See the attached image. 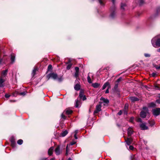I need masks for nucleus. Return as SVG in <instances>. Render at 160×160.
<instances>
[{
	"label": "nucleus",
	"instance_id": "nucleus-36",
	"mask_svg": "<svg viewBox=\"0 0 160 160\" xmlns=\"http://www.w3.org/2000/svg\"><path fill=\"white\" fill-rule=\"evenodd\" d=\"M26 92H22L20 93H19V94L20 95L24 96L25 95H26Z\"/></svg>",
	"mask_w": 160,
	"mask_h": 160
},
{
	"label": "nucleus",
	"instance_id": "nucleus-19",
	"mask_svg": "<svg viewBox=\"0 0 160 160\" xmlns=\"http://www.w3.org/2000/svg\"><path fill=\"white\" fill-rule=\"evenodd\" d=\"M130 99L132 102H134L136 101H138L139 100V99L135 97H131L130 98Z\"/></svg>",
	"mask_w": 160,
	"mask_h": 160
},
{
	"label": "nucleus",
	"instance_id": "nucleus-2",
	"mask_svg": "<svg viewBox=\"0 0 160 160\" xmlns=\"http://www.w3.org/2000/svg\"><path fill=\"white\" fill-rule=\"evenodd\" d=\"M143 110L142 111L140 114V116L142 118H145L147 115L148 114V109L146 107L143 108Z\"/></svg>",
	"mask_w": 160,
	"mask_h": 160
},
{
	"label": "nucleus",
	"instance_id": "nucleus-24",
	"mask_svg": "<svg viewBox=\"0 0 160 160\" xmlns=\"http://www.w3.org/2000/svg\"><path fill=\"white\" fill-rule=\"evenodd\" d=\"M89 73L88 75V78H87V80H88V83H92V81L91 78L89 75Z\"/></svg>",
	"mask_w": 160,
	"mask_h": 160
},
{
	"label": "nucleus",
	"instance_id": "nucleus-42",
	"mask_svg": "<svg viewBox=\"0 0 160 160\" xmlns=\"http://www.w3.org/2000/svg\"><path fill=\"white\" fill-rule=\"evenodd\" d=\"M76 72H79V68L78 67H75V68Z\"/></svg>",
	"mask_w": 160,
	"mask_h": 160
},
{
	"label": "nucleus",
	"instance_id": "nucleus-22",
	"mask_svg": "<svg viewBox=\"0 0 160 160\" xmlns=\"http://www.w3.org/2000/svg\"><path fill=\"white\" fill-rule=\"evenodd\" d=\"M100 4L102 6H104V5L105 0H98Z\"/></svg>",
	"mask_w": 160,
	"mask_h": 160
},
{
	"label": "nucleus",
	"instance_id": "nucleus-5",
	"mask_svg": "<svg viewBox=\"0 0 160 160\" xmlns=\"http://www.w3.org/2000/svg\"><path fill=\"white\" fill-rule=\"evenodd\" d=\"M100 104L97 105L96 106V108L95 110L94 111V114H95L96 113H98L99 112H100L101 111V104L102 102H99Z\"/></svg>",
	"mask_w": 160,
	"mask_h": 160
},
{
	"label": "nucleus",
	"instance_id": "nucleus-44",
	"mask_svg": "<svg viewBox=\"0 0 160 160\" xmlns=\"http://www.w3.org/2000/svg\"><path fill=\"white\" fill-rule=\"evenodd\" d=\"M79 72H76L75 74V76L77 78L78 76Z\"/></svg>",
	"mask_w": 160,
	"mask_h": 160
},
{
	"label": "nucleus",
	"instance_id": "nucleus-62",
	"mask_svg": "<svg viewBox=\"0 0 160 160\" xmlns=\"http://www.w3.org/2000/svg\"><path fill=\"white\" fill-rule=\"evenodd\" d=\"M2 59H0V64H1V63L2 62Z\"/></svg>",
	"mask_w": 160,
	"mask_h": 160
},
{
	"label": "nucleus",
	"instance_id": "nucleus-30",
	"mask_svg": "<svg viewBox=\"0 0 160 160\" xmlns=\"http://www.w3.org/2000/svg\"><path fill=\"white\" fill-rule=\"evenodd\" d=\"M149 123L151 126H153L155 124V122L153 121H149Z\"/></svg>",
	"mask_w": 160,
	"mask_h": 160
},
{
	"label": "nucleus",
	"instance_id": "nucleus-60",
	"mask_svg": "<svg viewBox=\"0 0 160 160\" xmlns=\"http://www.w3.org/2000/svg\"><path fill=\"white\" fill-rule=\"evenodd\" d=\"M157 51L158 52H160V48L157 50Z\"/></svg>",
	"mask_w": 160,
	"mask_h": 160
},
{
	"label": "nucleus",
	"instance_id": "nucleus-6",
	"mask_svg": "<svg viewBox=\"0 0 160 160\" xmlns=\"http://www.w3.org/2000/svg\"><path fill=\"white\" fill-rule=\"evenodd\" d=\"M152 112L154 115L157 116L159 115L160 113V108H156L153 109L152 110Z\"/></svg>",
	"mask_w": 160,
	"mask_h": 160
},
{
	"label": "nucleus",
	"instance_id": "nucleus-15",
	"mask_svg": "<svg viewBox=\"0 0 160 160\" xmlns=\"http://www.w3.org/2000/svg\"><path fill=\"white\" fill-rule=\"evenodd\" d=\"M68 132L67 130H66L64 131H62L60 135V137H64L66 136L68 133Z\"/></svg>",
	"mask_w": 160,
	"mask_h": 160
},
{
	"label": "nucleus",
	"instance_id": "nucleus-53",
	"mask_svg": "<svg viewBox=\"0 0 160 160\" xmlns=\"http://www.w3.org/2000/svg\"><path fill=\"white\" fill-rule=\"evenodd\" d=\"M76 143V142H71L70 144L69 145H74V144H75Z\"/></svg>",
	"mask_w": 160,
	"mask_h": 160
},
{
	"label": "nucleus",
	"instance_id": "nucleus-17",
	"mask_svg": "<svg viewBox=\"0 0 160 160\" xmlns=\"http://www.w3.org/2000/svg\"><path fill=\"white\" fill-rule=\"evenodd\" d=\"M100 100L102 101L103 102L106 104H108L109 102V101L108 99H105V98L102 97L100 98Z\"/></svg>",
	"mask_w": 160,
	"mask_h": 160
},
{
	"label": "nucleus",
	"instance_id": "nucleus-28",
	"mask_svg": "<svg viewBox=\"0 0 160 160\" xmlns=\"http://www.w3.org/2000/svg\"><path fill=\"white\" fill-rule=\"evenodd\" d=\"M23 142V141L22 139H19L17 141V143L19 145H21Z\"/></svg>",
	"mask_w": 160,
	"mask_h": 160
},
{
	"label": "nucleus",
	"instance_id": "nucleus-35",
	"mask_svg": "<svg viewBox=\"0 0 160 160\" xmlns=\"http://www.w3.org/2000/svg\"><path fill=\"white\" fill-rule=\"evenodd\" d=\"M126 6V5L125 4L121 3V8L122 9H124V7Z\"/></svg>",
	"mask_w": 160,
	"mask_h": 160
},
{
	"label": "nucleus",
	"instance_id": "nucleus-13",
	"mask_svg": "<svg viewBox=\"0 0 160 160\" xmlns=\"http://www.w3.org/2000/svg\"><path fill=\"white\" fill-rule=\"evenodd\" d=\"M5 81V78H2L0 77V87H3L4 86V82Z\"/></svg>",
	"mask_w": 160,
	"mask_h": 160
},
{
	"label": "nucleus",
	"instance_id": "nucleus-26",
	"mask_svg": "<svg viewBox=\"0 0 160 160\" xmlns=\"http://www.w3.org/2000/svg\"><path fill=\"white\" fill-rule=\"evenodd\" d=\"M68 145H67L66 147V152L65 153L66 155L67 156L68 155V152H69V150L68 148Z\"/></svg>",
	"mask_w": 160,
	"mask_h": 160
},
{
	"label": "nucleus",
	"instance_id": "nucleus-8",
	"mask_svg": "<svg viewBox=\"0 0 160 160\" xmlns=\"http://www.w3.org/2000/svg\"><path fill=\"white\" fill-rule=\"evenodd\" d=\"M79 97L83 101L86 99V96L84 94L83 92L82 91H80V92Z\"/></svg>",
	"mask_w": 160,
	"mask_h": 160
},
{
	"label": "nucleus",
	"instance_id": "nucleus-52",
	"mask_svg": "<svg viewBox=\"0 0 160 160\" xmlns=\"http://www.w3.org/2000/svg\"><path fill=\"white\" fill-rule=\"evenodd\" d=\"M157 12L158 13H160V8L157 9Z\"/></svg>",
	"mask_w": 160,
	"mask_h": 160
},
{
	"label": "nucleus",
	"instance_id": "nucleus-4",
	"mask_svg": "<svg viewBox=\"0 0 160 160\" xmlns=\"http://www.w3.org/2000/svg\"><path fill=\"white\" fill-rule=\"evenodd\" d=\"M47 77L48 79L52 78L54 79H56L57 78L58 75L57 74L52 72L48 74Z\"/></svg>",
	"mask_w": 160,
	"mask_h": 160
},
{
	"label": "nucleus",
	"instance_id": "nucleus-29",
	"mask_svg": "<svg viewBox=\"0 0 160 160\" xmlns=\"http://www.w3.org/2000/svg\"><path fill=\"white\" fill-rule=\"evenodd\" d=\"M79 101L78 100H77L76 101V102H75V106L76 107L78 108L79 107Z\"/></svg>",
	"mask_w": 160,
	"mask_h": 160
},
{
	"label": "nucleus",
	"instance_id": "nucleus-48",
	"mask_svg": "<svg viewBox=\"0 0 160 160\" xmlns=\"http://www.w3.org/2000/svg\"><path fill=\"white\" fill-rule=\"evenodd\" d=\"M156 73H153L151 75L153 77H155L156 75Z\"/></svg>",
	"mask_w": 160,
	"mask_h": 160
},
{
	"label": "nucleus",
	"instance_id": "nucleus-25",
	"mask_svg": "<svg viewBox=\"0 0 160 160\" xmlns=\"http://www.w3.org/2000/svg\"><path fill=\"white\" fill-rule=\"evenodd\" d=\"M99 84L97 83H93L92 84V86L94 88H97L99 86Z\"/></svg>",
	"mask_w": 160,
	"mask_h": 160
},
{
	"label": "nucleus",
	"instance_id": "nucleus-34",
	"mask_svg": "<svg viewBox=\"0 0 160 160\" xmlns=\"http://www.w3.org/2000/svg\"><path fill=\"white\" fill-rule=\"evenodd\" d=\"M52 69V66L51 65H49L48 66V71H49L51 70Z\"/></svg>",
	"mask_w": 160,
	"mask_h": 160
},
{
	"label": "nucleus",
	"instance_id": "nucleus-12",
	"mask_svg": "<svg viewBox=\"0 0 160 160\" xmlns=\"http://www.w3.org/2000/svg\"><path fill=\"white\" fill-rule=\"evenodd\" d=\"M125 141L127 145H130L131 144L132 142V140L131 138H127V139L125 140Z\"/></svg>",
	"mask_w": 160,
	"mask_h": 160
},
{
	"label": "nucleus",
	"instance_id": "nucleus-58",
	"mask_svg": "<svg viewBox=\"0 0 160 160\" xmlns=\"http://www.w3.org/2000/svg\"><path fill=\"white\" fill-rule=\"evenodd\" d=\"M71 62V61L70 60H69L68 62H66L65 63L66 64H69V63H70Z\"/></svg>",
	"mask_w": 160,
	"mask_h": 160
},
{
	"label": "nucleus",
	"instance_id": "nucleus-21",
	"mask_svg": "<svg viewBox=\"0 0 160 160\" xmlns=\"http://www.w3.org/2000/svg\"><path fill=\"white\" fill-rule=\"evenodd\" d=\"M74 88L76 90L78 91L80 88V85L79 84H77L74 87Z\"/></svg>",
	"mask_w": 160,
	"mask_h": 160
},
{
	"label": "nucleus",
	"instance_id": "nucleus-33",
	"mask_svg": "<svg viewBox=\"0 0 160 160\" xmlns=\"http://www.w3.org/2000/svg\"><path fill=\"white\" fill-rule=\"evenodd\" d=\"M72 66V64L70 63V64H69L67 66V69L68 70L69 69L71 68Z\"/></svg>",
	"mask_w": 160,
	"mask_h": 160
},
{
	"label": "nucleus",
	"instance_id": "nucleus-54",
	"mask_svg": "<svg viewBox=\"0 0 160 160\" xmlns=\"http://www.w3.org/2000/svg\"><path fill=\"white\" fill-rule=\"evenodd\" d=\"M156 102L158 103H160V99H158L156 101Z\"/></svg>",
	"mask_w": 160,
	"mask_h": 160
},
{
	"label": "nucleus",
	"instance_id": "nucleus-50",
	"mask_svg": "<svg viewBox=\"0 0 160 160\" xmlns=\"http://www.w3.org/2000/svg\"><path fill=\"white\" fill-rule=\"evenodd\" d=\"M58 81H59V82H61L62 81V77H61V78H57Z\"/></svg>",
	"mask_w": 160,
	"mask_h": 160
},
{
	"label": "nucleus",
	"instance_id": "nucleus-51",
	"mask_svg": "<svg viewBox=\"0 0 160 160\" xmlns=\"http://www.w3.org/2000/svg\"><path fill=\"white\" fill-rule=\"evenodd\" d=\"M137 121L138 122H141L142 119L140 118H139L137 119Z\"/></svg>",
	"mask_w": 160,
	"mask_h": 160
},
{
	"label": "nucleus",
	"instance_id": "nucleus-32",
	"mask_svg": "<svg viewBox=\"0 0 160 160\" xmlns=\"http://www.w3.org/2000/svg\"><path fill=\"white\" fill-rule=\"evenodd\" d=\"M16 144L15 142H12L11 143V146L13 148L15 147H16Z\"/></svg>",
	"mask_w": 160,
	"mask_h": 160
},
{
	"label": "nucleus",
	"instance_id": "nucleus-9",
	"mask_svg": "<svg viewBox=\"0 0 160 160\" xmlns=\"http://www.w3.org/2000/svg\"><path fill=\"white\" fill-rule=\"evenodd\" d=\"M8 69L3 70L2 71L1 78H5V77L6 76L8 72Z\"/></svg>",
	"mask_w": 160,
	"mask_h": 160
},
{
	"label": "nucleus",
	"instance_id": "nucleus-45",
	"mask_svg": "<svg viewBox=\"0 0 160 160\" xmlns=\"http://www.w3.org/2000/svg\"><path fill=\"white\" fill-rule=\"evenodd\" d=\"M118 87V84H115L114 87V89H115V90H116L117 89Z\"/></svg>",
	"mask_w": 160,
	"mask_h": 160
},
{
	"label": "nucleus",
	"instance_id": "nucleus-27",
	"mask_svg": "<svg viewBox=\"0 0 160 160\" xmlns=\"http://www.w3.org/2000/svg\"><path fill=\"white\" fill-rule=\"evenodd\" d=\"M149 106L150 107H155L156 106V104L154 102H152L149 104Z\"/></svg>",
	"mask_w": 160,
	"mask_h": 160
},
{
	"label": "nucleus",
	"instance_id": "nucleus-43",
	"mask_svg": "<svg viewBox=\"0 0 160 160\" xmlns=\"http://www.w3.org/2000/svg\"><path fill=\"white\" fill-rule=\"evenodd\" d=\"M10 96V95H9L8 94H6L5 95V97L6 98H9Z\"/></svg>",
	"mask_w": 160,
	"mask_h": 160
},
{
	"label": "nucleus",
	"instance_id": "nucleus-11",
	"mask_svg": "<svg viewBox=\"0 0 160 160\" xmlns=\"http://www.w3.org/2000/svg\"><path fill=\"white\" fill-rule=\"evenodd\" d=\"M133 132V130L132 128L130 127L128 128V134L129 137L130 136Z\"/></svg>",
	"mask_w": 160,
	"mask_h": 160
},
{
	"label": "nucleus",
	"instance_id": "nucleus-49",
	"mask_svg": "<svg viewBox=\"0 0 160 160\" xmlns=\"http://www.w3.org/2000/svg\"><path fill=\"white\" fill-rule=\"evenodd\" d=\"M122 111L121 110H120L118 113V115H120L122 114Z\"/></svg>",
	"mask_w": 160,
	"mask_h": 160
},
{
	"label": "nucleus",
	"instance_id": "nucleus-57",
	"mask_svg": "<svg viewBox=\"0 0 160 160\" xmlns=\"http://www.w3.org/2000/svg\"><path fill=\"white\" fill-rule=\"evenodd\" d=\"M74 137L75 139H77L78 137L77 136L76 134H75L74 135Z\"/></svg>",
	"mask_w": 160,
	"mask_h": 160
},
{
	"label": "nucleus",
	"instance_id": "nucleus-64",
	"mask_svg": "<svg viewBox=\"0 0 160 160\" xmlns=\"http://www.w3.org/2000/svg\"><path fill=\"white\" fill-rule=\"evenodd\" d=\"M68 160H72L71 158H69Z\"/></svg>",
	"mask_w": 160,
	"mask_h": 160
},
{
	"label": "nucleus",
	"instance_id": "nucleus-31",
	"mask_svg": "<svg viewBox=\"0 0 160 160\" xmlns=\"http://www.w3.org/2000/svg\"><path fill=\"white\" fill-rule=\"evenodd\" d=\"M36 70L37 69L36 68H34V69L33 70L32 73V74L33 75V76H34L35 74Z\"/></svg>",
	"mask_w": 160,
	"mask_h": 160
},
{
	"label": "nucleus",
	"instance_id": "nucleus-16",
	"mask_svg": "<svg viewBox=\"0 0 160 160\" xmlns=\"http://www.w3.org/2000/svg\"><path fill=\"white\" fill-rule=\"evenodd\" d=\"M54 150V147H51L48 150V155L51 156L52 155Z\"/></svg>",
	"mask_w": 160,
	"mask_h": 160
},
{
	"label": "nucleus",
	"instance_id": "nucleus-46",
	"mask_svg": "<svg viewBox=\"0 0 160 160\" xmlns=\"http://www.w3.org/2000/svg\"><path fill=\"white\" fill-rule=\"evenodd\" d=\"M129 149L130 150H133L134 149V147L132 146H131V145H129Z\"/></svg>",
	"mask_w": 160,
	"mask_h": 160
},
{
	"label": "nucleus",
	"instance_id": "nucleus-47",
	"mask_svg": "<svg viewBox=\"0 0 160 160\" xmlns=\"http://www.w3.org/2000/svg\"><path fill=\"white\" fill-rule=\"evenodd\" d=\"M139 1L140 5H142L143 2V0H139Z\"/></svg>",
	"mask_w": 160,
	"mask_h": 160
},
{
	"label": "nucleus",
	"instance_id": "nucleus-55",
	"mask_svg": "<svg viewBox=\"0 0 160 160\" xmlns=\"http://www.w3.org/2000/svg\"><path fill=\"white\" fill-rule=\"evenodd\" d=\"M108 88L106 91H105V93H109V90H108V88Z\"/></svg>",
	"mask_w": 160,
	"mask_h": 160
},
{
	"label": "nucleus",
	"instance_id": "nucleus-20",
	"mask_svg": "<svg viewBox=\"0 0 160 160\" xmlns=\"http://www.w3.org/2000/svg\"><path fill=\"white\" fill-rule=\"evenodd\" d=\"M108 86V88H110V86L108 82H107L103 85L102 88V89H104L107 86Z\"/></svg>",
	"mask_w": 160,
	"mask_h": 160
},
{
	"label": "nucleus",
	"instance_id": "nucleus-63",
	"mask_svg": "<svg viewBox=\"0 0 160 160\" xmlns=\"http://www.w3.org/2000/svg\"><path fill=\"white\" fill-rule=\"evenodd\" d=\"M13 96H15V93H13L12 94Z\"/></svg>",
	"mask_w": 160,
	"mask_h": 160
},
{
	"label": "nucleus",
	"instance_id": "nucleus-41",
	"mask_svg": "<svg viewBox=\"0 0 160 160\" xmlns=\"http://www.w3.org/2000/svg\"><path fill=\"white\" fill-rule=\"evenodd\" d=\"M155 67L157 70L160 69V64L159 65V66L156 65L155 66Z\"/></svg>",
	"mask_w": 160,
	"mask_h": 160
},
{
	"label": "nucleus",
	"instance_id": "nucleus-14",
	"mask_svg": "<svg viewBox=\"0 0 160 160\" xmlns=\"http://www.w3.org/2000/svg\"><path fill=\"white\" fill-rule=\"evenodd\" d=\"M128 110V104H126L124 107V113L125 114H127V112Z\"/></svg>",
	"mask_w": 160,
	"mask_h": 160
},
{
	"label": "nucleus",
	"instance_id": "nucleus-10",
	"mask_svg": "<svg viewBox=\"0 0 160 160\" xmlns=\"http://www.w3.org/2000/svg\"><path fill=\"white\" fill-rule=\"evenodd\" d=\"M140 127L141 129L142 130H147L148 129V127L146 125L145 123H142L140 125Z\"/></svg>",
	"mask_w": 160,
	"mask_h": 160
},
{
	"label": "nucleus",
	"instance_id": "nucleus-23",
	"mask_svg": "<svg viewBox=\"0 0 160 160\" xmlns=\"http://www.w3.org/2000/svg\"><path fill=\"white\" fill-rule=\"evenodd\" d=\"M72 112V111L69 109H66L65 111V113L67 115L71 114Z\"/></svg>",
	"mask_w": 160,
	"mask_h": 160
},
{
	"label": "nucleus",
	"instance_id": "nucleus-61",
	"mask_svg": "<svg viewBox=\"0 0 160 160\" xmlns=\"http://www.w3.org/2000/svg\"><path fill=\"white\" fill-rule=\"evenodd\" d=\"M55 158H54L51 159L50 160H55Z\"/></svg>",
	"mask_w": 160,
	"mask_h": 160
},
{
	"label": "nucleus",
	"instance_id": "nucleus-56",
	"mask_svg": "<svg viewBox=\"0 0 160 160\" xmlns=\"http://www.w3.org/2000/svg\"><path fill=\"white\" fill-rule=\"evenodd\" d=\"M11 142L12 143V142H14V140L13 139V138L12 137L11 140Z\"/></svg>",
	"mask_w": 160,
	"mask_h": 160
},
{
	"label": "nucleus",
	"instance_id": "nucleus-3",
	"mask_svg": "<svg viewBox=\"0 0 160 160\" xmlns=\"http://www.w3.org/2000/svg\"><path fill=\"white\" fill-rule=\"evenodd\" d=\"M112 1L113 4V7L111 8V14H110V17L112 18H113L115 16V8L114 6L115 2V0H112Z\"/></svg>",
	"mask_w": 160,
	"mask_h": 160
},
{
	"label": "nucleus",
	"instance_id": "nucleus-37",
	"mask_svg": "<svg viewBox=\"0 0 160 160\" xmlns=\"http://www.w3.org/2000/svg\"><path fill=\"white\" fill-rule=\"evenodd\" d=\"M144 55L146 57H149L151 56L150 54L148 53H145Z\"/></svg>",
	"mask_w": 160,
	"mask_h": 160
},
{
	"label": "nucleus",
	"instance_id": "nucleus-18",
	"mask_svg": "<svg viewBox=\"0 0 160 160\" xmlns=\"http://www.w3.org/2000/svg\"><path fill=\"white\" fill-rule=\"evenodd\" d=\"M15 56L14 54H12L11 56V63H13L15 62Z\"/></svg>",
	"mask_w": 160,
	"mask_h": 160
},
{
	"label": "nucleus",
	"instance_id": "nucleus-38",
	"mask_svg": "<svg viewBox=\"0 0 160 160\" xmlns=\"http://www.w3.org/2000/svg\"><path fill=\"white\" fill-rule=\"evenodd\" d=\"M62 118H63L64 120H65L66 118V116L64 115L63 113H62L61 115Z\"/></svg>",
	"mask_w": 160,
	"mask_h": 160
},
{
	"label": "nucleus",
	"instance_id": "nucleus-39",
	"mask_svg": "<svg viewBox=\"0 0 160 160\" xmlns=\"http://www.w3.org/2000/svg\"><path fill=\"white\" fill-rule=\"evenodd\" d=\"M134 118L133 117H132L130 118L129 120V121L130 122H132L133 121Z\"/></svg>",
	"mask_w": 160,
	"mask_h": 160
},
{
	"label": "nucleus",
	"instance_id": "nucleus-40",
	"mask_svg": "<svg viewBox=\"0 0 160 160\" xmlns=\"http://www.w3.org/2000/svg\"><path fill=\"white\" fill-rule=\"evenodd\" d=\"M122 80V78L121 77H120L118 79L116 82H120Z\"/></svg>",
	"mask_w": 160,
	"mask_h": 160
},
{
	"label": "nucleus",
	"instance_id": "nucleus-59",
	"mask_svg": "<svg viewBox=\"0 0 160 160\" xmlns=\"http://www.w3.org/2000/svg\"><path fill=\"white\" fill-rule=\"evenodd\" d=\"M78 132V130H75V134H76Z\"/></svg>",
	"mask_w": 160,
	"mask_h": 160
},
{
	"label": "nucleus",
	"instance_id": "nucleus-7",
	"mask_svg": "<svg viewBox=\"0 0 160 160\" xmlns=\"http://www.w3.org/2000/svg\"><path fill=\"white\" fill-rule=\"evenodd\" d=\"M55 152L56 155H58L62 152V150H60L59 146H58L55 150Z\"/></svg>",
	"mask_w": 160,
	"mask_h": 160
},
{
	"label": "nucleus",
	"instance_id": "nucleus-1",
	"mask_svg": "<svg viewBox=\"0 0 160 160\" xmlns=\"http://www.w3.org/2000/svg\"><path fill=\"white\" fill-rule=\"evenodd\" d=\"M151 42L154 47L157 48L160 47V34L153 38L152 39Z\"/></svg>",
	"mask_w": 160,
	"mask_h": 160
}]
</instances>
